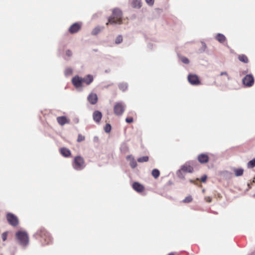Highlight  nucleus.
Listing matches in <instances>:
<instances>
[{
    "mask_svg": "<svg viewBox=\"0 0 255 255\" xmlns=\"http://www.w3.org/2000/svg\"><path fill=\"white\" fill-rule=\"evenodd\" d=\"M122 23V12L118 8H115L113 10L112 15L108 18V21L106 25L121 24Z\"/></svg>",
    "mask_w": 255,
    "mask_h": 255,
    "instance_id": "nucleus-1",
    "label": "nucleus"
},
{
    "mask_svg": "<svg viewBox=\"0 0 255 255\" xmlns=\"http://www.w3.org/2000/svg\"><path fill=\"white\" fill-rule=\"evenodd\" d=\"M15 236L21 245L25 246L28 244V236L25 232L18 231L16 232Z\"/></svg>",
    "mask_w": 255,
    "mask_h": 255,
    "instance_id": "nucleus-2",
    "label": "nucleus"
},
{
    "mask_svg": "<svg viewBox=\"0 0 255 255\" xmlns=\"http://www.w3.org/2000/svg\"><path fill=\"white\" fill-rule=\"evenodd\" d=\"M73 168L77 170H81L84 167V159L80 156H76L73 164Z\"/></svg>",
    "mask_w": 255,
    "mask_h": 255,
    "instance_id": "nucleus-3",
    "label": "nucleus"
},
{
    "mask_svg": "<svg viewBox=\"0 0 255 255\" xmlns=\"http://www.w3.org/2000/svg\"><path fill=\"white\" fill-rule=\"evenodd\" d=\"M125 105L122 102L117 103L114 108V112L115 115L121 116L125 111Z\"/></svg>",
    "mask_w": 255,
    "mask_h": 255,
    "instance_id": "nucleus-4",
    "label": "nucleus"
},
{
    "mask_svg": "<svg viewBox=\"0 0 255 255\" xmlns=\"http://www.w3.org/2000/svg\"><path fill=\"white\" fill-rule=\"evenodd\" d=\"M195 162H196L195 161L187 162L181 166V169L184 172L192 173L194 171L193 166L194 165Z\"/></svg>",
    "mask_w": 255,
    "mask_h": 255,
    "instance_id": "nucleus-5",
    "label": "nucleus"
},
{
    "mask_svg": "<svg viewBox=\"0 0 255 255\" xmlns=\"http://www.w3.org/2000/svg\"><path fill=\"white\" fill-rule=\"evenodd\" d=\"M7 220L10 225L12 226H16L18 224V220L16 216L14 214L9 213L6 215Z\"/></svg>",
    "mask_w": 255,
    "mask_h": 255,
    "instance_id": "nucleus-6",
    "label": "nucleus"
},
{
    "mask_svg": "<svg viewBox=\"0 0 255 255\" xmlns=\"http://www.w3.org/2000/svg\"><path fill=\"white\" fill-rule=\"evenodd\" d=\"M188 81L192 85H198L201 83L198 77L196 74H189Z\"/></svg>",
    "mask_w": 255,
    "mask_h": 255,
    "instance_id": "nucleus-7",
    "label": "nucleus"
},
{
    "mask_svg": "<svg viewBox=\"0 0 255 255\" xmlns=\"http://www.w3.org/2000/svg\"><path fill=\"white\" fill-rule=\"evenodd\" d=\"M72 83L76 89L82 87L83 84L82 78L78 75L74 76L72 79Z\"/></svg>",
    "mask_w": 255,
    "mask_h": 255,
    "instance_id": "nucleus-8",
    "label": "nucleus"
},
{
    "mask_svg": "<svg viewBox=\"0 0 255 255\" xmlns=\"http://www.w3.org/2000/svg\"><path fill=\"white\" fill-rule=\"evenodd\" d=\"M243 83L247 87H251L254 83V78L252 75H247L243 79Z\"/></svg>",
    "mask_w": 255,
    "mask_h": 255,
    "instance_id": "nucleus-9",
    "label": "nucleus"
},
{
    "mask_svg": "<svg viewBox=\"0 0 255 255\" xmlns=\"http://www.w3.org/2000/svg\"><path fill=\"white\" fill-rule=\"evenodd\" d=\"M45 242V244H49L52 242V238L49 233L44 231H41L40 235Z\"/></svg>",
    "mask_w": 255,
    "mask_h": 255,
    "instance_id": "nucleus-10",
    "label": "nucleus"
},
{
    "mask_svg": "<svg viewBox=\"0 0 255 255\" xmlns=\"http://www.w3.org/2000/svg\"><path fill=\"white\" fill-rule=\"evenodd\" d=\"M81 28V25L77 23H74L69 28V32L71 34L77 33Z\"/></svg>",
    "mask_w": 255,
    "mask_h": 255,
    "instance_id": "nucleus-11",
    "label": "nucleus"
},
{
    "mask_svg": "<svg viewBox=\"0 0 255 255\" xmlns=\"http://www.w3.org/2000/svg\"><path fill=\"white\" fill-rule=\"evenodd\" d=\"M87 100L91 104H96L98 101V97L97 94L93 93H90L87 97Z\"/></svg>",
    "mask_w": 255,
    "mask_h": 255,
    "instance_id": "nucleus-12",
    "label": "nucleus"
},
{
    "mask_svg": "<svg viewBox=\"0 0 255 255\" xmlns=\"http://www.w3.org/2000/svg\"><path fill=\"white\" fill-rule=\"evenodd\" d=\"M102 118V114L99 111H95L93 114V120L97 123H100Z\"/></svg>",
    "mask_w": 255,
    "mask_h": 255,
    "instance_id": "nucleus-13",
    "label": "nucleus"
},
{
    "mask_svg": "<svg viewBox=\"0 0 255 255\" xmlns=\"http://www.w3.org/2000/svg\"><path fill=\"white\" fill-rule=\"evenodd\" d=\"M132 188L137 192H141L144 189V186L137 182H134L133 183Z\"/></svg>",
    "mask_w": 255,
    "mask_h": 255,
    "instance_id": "nucleus-14",
    "label": "nucleus"
},
{
    "mask_svg": "<svg viewBox=\"0 0 255 255\" xmlns=\"http://www.w3.org/2000/svg\"><path fill=\"white\" fill-rule=\"evenodd\" d=\"M198 159L201 163H206L209 161V157L206 154L201 153L198 155Z\"/></svg>",
    "mask_w": 255,
    "mask_h": 255,
    "instance_id": "nucleus-15",
    "label": "nucleus"
},
{
    "mask_svg": "<svg viewBox=\"0 0 255 255\" xmlns=\"http://www.w3.org/2000/svg\"><path fill=\"white\" fill-rule=\"evenodd\" d=\"M82 80L83 83H85L87 85H89L93 82L94 80V78L92 75L88 74L85 76L84 78H82Z\"/></svg>",
    "mask_w": 255,
    "mask_h": 255,
    "instance_id": "nucleus-16",
    "label": "nucleus"
},
{
    "mask_svg": "<svg viewBox=\"0 0 255 255\" xmlns=\"http://www.w3.org/2000/svg\"><path fill=\"white\" fill-rule=\"evenodd\" d=\"M57 121L58 124L61 126H63L65 124L69 123V121L67 120V118L65 116L57 117Z\"/></svg>",
    "mask_w": 255,
    "mask_h": 255,
    "instance_id": "nucleus-17",
    "label": "nucleus"
},
{
    "mask_svg": "<svg viewBox=\"0 0 255 255\" xmlns=\"http://www.w3.org/2000/svg\"><path fill=\"white\" fill-rule=\"evenodd\" d=\"M60 153L63 156L66 157H69L71 155L70 150L66 147L61 148Z\"/></svg>",
    "mask_w": 255,
    "mask_h": 255,
    "instance_id": "nucleus-18",
    "label": "nucleus"
},
{
    "mask_svg": "<svg viewBox=\"0 0 255 255\" xmlns=\"http://www.w3.org/2000/svg\"><path fill=\"white\" fill-rule=\"evenodd\" d=\"M104 29V26H97L95 28L93 29L92 31V34L93 35H97L100 32L103 30Z\"/></svg>",
    "mask_w": 255,
    "mask_h": 255,
    "instance_id": "nucleus-19",
    "label": "nucleus"
},
{
    "mask_svg": "<svg viewBox=\"0 0 255 255\" xmlns=\"http://www.w3.org/2000/svg\"><path fill=\"white\" fill-rule=\"evenodd\" d=\"M121 151L123 153H126L128 151V146L126 143H123L120 147Z\"/></svg>",
    "mask_w": 255,
    "mask_h": 255,
    "instance_id": "nucleus-20",
    "label": "nucleus"
},
{
    "mask_svg": "<svg viewBox=\"0 0 255 255\" xmlns=\"http://www.w3.org/2000/svg\"><path fill=\"white\" fill-rule=\"evenodd\" d=\"M131 4L134 8H139L141 6V0H133Z\"/></svg>",
    "mask_w": 255,
    "mask_h": 255,
    "instance_id": "nucleus-21",
    "label": "nucleus"
},
{
    "mask_svg": "<svg viewBox=\"0 0 255 255\" xmlns=\"http://www.w3.org/2000/svg\"><path fill=\"white\" fill-rule=\"evenodd\" d=\"M216 39L220 43H223L226 40V37L221 33H218L216 36Z\"/></svg>",
    "mask_w": 255,
    "mask_h": 255,
    "instance_id": "nucleus-22",
    "label": "nucleus"
},
{
    "mask_svg": "<svg viewBox=\"0 0 255 255\" xmlns=\"http://www.w3.org/2000/svg\"><path fill=\"white\" fill-rule=\"evenodd\" d=\"M238 58L240 61H241L244 63H248L249 62L248 58L247 56H246L245 55H244V54L240 55L239 56Z\"/></svg>",
    "mask_w": 255,
    "mask_h": 255,
    "instance_id": "nucleus-23",
    "label": "nucleus"
},
{
    "mask_svg": "<svg viewBox=\"0 0 255 255\" xmlns=\"http://www.w3.org/2000/svg\"><path fill=\"white\" fill-rule=\"evenodd\" d=\"M128 87V84L126 83H121L119 84V89L123 91H125L127 89Z\"/></svg>",
    "mask_w": 255,
    "mask_h": 255,
    "instance_id": "nucleus-24",
    "label": "nucleus"
},
{
    "mask_svg": "<svg viewBox=\"0 0 255 255\" xmlns=\"http://www.w3.org/2000/svg\"><path fill=\"white\" fill-rule=\"evenodd\" d=\"M149 158L147 156H144L140 157H139L137 158V161L138 162H147L148 161Z\"/></svg>",
    "mask_w": 255,
    "mask_h": 255,
    "instance_id": "nucleus-25",
    "label": "nucleus"
},
{
    "mask_svg": "<svg viewBox=\"0 0 255 255\" xmlns=\"http://www.w3.org/2000/svg\"><path fill=\"white\" fill-rule=\"evenodd\" d=\"M73 73V70L70 67H67L65 69L64 71V74L65 76H68L71 75Z\"/></svg>",
    "mask_w": 255,
    "mask_h": 255,
    "instance_id": "nucleus-26",
    "label": "nucleus"
},
{
    "mask_svg": "<svg viewBox=\"0 0 255 255\" xmlns=\"http://www.w3.org/2000/svg\"><path fill=\"white\" fill-rule=\"evenodd\" d=\"M244 170L242 168L236 169L235 170V173L236 176H240L243 175Z\"/></svg>",
    "mask_w": 255,
    "mask_h": 255,
    "instance_id": "nucleus-27",
    "label": "nucleus"
},
{
    "mask_svg": "<svg viewBox=\"0 0 255 255\" xmlns=\"http://www.w3.org/2000/svg\"><path fill=\"white\" fill-rule=\"evenodd\" d=\"M160 172L157 169H154L152 171V175L155 178H157L159 177Z\"/></svg>",
    "mask_w": 255,
    "mask_h": 255,
    "instance_id": "nucleus-28",
    "label": "nucleus"
},
{
    "mask_svg": "<svg viewBox=\"0 0 255 255\" xmlns=\"http://www.w3.org/2000/svg\"><path fill=\"white\" fill-rule=\"evenodd\" d=\"M129 165L132 168H135L137 166L136 161L134 160V158L130 159Z\"/></svg>",
    "mask_w": 255,
    "mask_h": 255,
    "instance_id": "nucleus-29",
    "label": "nucleus"
},
{
    "mask_svg": "<svg viewBox=\"0 0 255 255\" xmlns=\"http://www.w3.org/2000/svg\"><path fill=\"white\" fill-rule=\"evenodd\" d=\"M254 167H255V158H253L248 163V168H254Z\"/></svg>",
    "mask_w": 255,
    "mask_h": 255,
    "instance_id": "nucleus-30",
    "label": "nucleus"
},
{
    "mask_svg": "<svg viewBox=\"0 0 255 255\" xmlns=\"http://www.w3.org/2000/svg\"><path fill=\"white\" fill-rule=\"evenodd\" d=\"M180 60L184 64H188L189 63V60L184 56H179Z\"/></svg>",
    "mask_w": 255,
    "mask_h": 255,
    "instance_id": "nucleus-31",
    "label": "nucleus"
},
{
    "mask_svg": "<svg viewBox=\"0 0 255 255\" xmlns=\"http://www.w3.org/2000/svg\"><path fill=\"white\" fill-rule=\"evenodd\" d=\"M111 126L110 124H107L104 127V130L106 133H109L111 130Z\"/></svg>",
    "mask_w": 255,
    "mask_h": 255,
    "instance_id": "nucleus-32",
    "label": "nucleus"
},
{
    "mask_svg": "<svg viewBox=\"0 0 255 255\" xmlns=\"http://www.w3.org/2000/svg\"><path fill=\"white\" fill-rule=\"evenodd\" d=\"M123 41V37L121 35H118L115 40V43L117 44H120Z\"/></svg>",
    "mask_w": 255,
    "mask_h": 255,
    "instance_id": "nucleus-33",
    "label": "nucleus"
},
{
    "mask_svg": "<svg viewBox=\"0 0 255 255\" xmlns=\"http://www.w3.org/2000/svg\"><path fill=\"white\" fill-rule=\"evenodd\" d=\"M182 171H183L181 169L178 170L177 171V175L178 177L181 179H185V176L182 173Z\"/></svg>",
    "mask_w": 255,
    "mask_h": 255,
    "instance_id": "nucleus-34",
    "label": "nucleus"
},
{
    "mask_svg": "<svg viewBox=\"0 0 255 255\" xmlns=\"http://www.w3.org/2000/svg\"><path fill=\"white\" fill-rule=\"evenodd\" d=\"M193 199L191 196H187L183 200L184 203H190L192 201Z\"/></svg>",
    "mask_w": 255,
    "mask_h": 255,
    "instance_id": "nucleus-35",
    "label": "nucleus"
},
{
    "mask_svg": "<svg viewBox=\"0 0 255 255\" xmlns=\"http://www.w3.org/2000/svg\"><path fill=\"white\" fill-rule=\"evenodd\" d=\"M85 136L81 134H79L77 139V142H80L85 140Z\"/></svg>",
    "mask_w": 255,
    "mask_h": 255,
    "instance_id": "nucleus-36",
    "label": "nucleus"
},
{
    "mask_svg": "<svg viewBox=\"0 0 255 255\" xmlns=\"http://www.w3.org/2000/svg\"><path fill=\"white\" fill-rule=\"evenodd\" d=\"M7 237V232H5L2 234L1 237L3 241H5L6 240Z\"/></svg>",
    "mask_w": 255,
    "mask_h": 255,
    "instance_id": "nucleus-37",
    "label": "nucleus"
},
{
    "mask_svg": "<svg viewBox=\"0 0 255 255\" xmlns=\"http://www.w3.org/2000/svg\"><path fill=\"white\" fill-rule=\"evenodd\" d=\"M201 44L202 45V47L200 50L201 52H203L205 51V49L207 48V46H206L205 43L204 42H202Z\"/></svg>",
    "mask_w": 255,
    "mask_h": 255,
    "instance_id": "nucleus-38",
    "label": "nucleus"
},
{
    "mask_svg": "<svg viewBox=\"0 0 255 255\" xmlns=\"http://www.w3.org/2000/svg\"><path fill=\"white\" fill-rule=\"evenodd\" d=\"M146 2L149 5H152L154 4V0H145Z\"/></svg>",
    "mask_w": 255,
    "mask_h": 255,
    "instance_id": "nucleus-39",
    "label": "nucleus"
},
{
    "mask_svg": "<svg viewBox=\"0 0 255 255\" xmlns=\"http://www.w3.org/2000/svg\"><path fill=\"white\" fill-rule=\"evenodd\" d=\"M72 55V52L71 50H67L66 51V55L68 57H71Z\"/></svg>",
    "mask_w": 255,
    "mask_h": 255,
    "instance_id": "nucleus-40",
    "label": "nucleus"
},
{
    "mask_svg": "<svg viewBox=\"0 0 255 255\" xmlns=\"http://www.w3.org/2000/svg\"><path fill=\"white\" fill-rule=\"evenodd\" d=\"M126 121L128 123H131L133 122L132 118H127L126 119Z\"/></svg>",
    "mask_w": 255,
    "mask_h": 255,
    "instance_id": "nucleus-41",
    "label": "nucleus"
},
{
    "mask_svg": "<svg viewBox=\"0 0 255 255\" xmlns=\"http://www.w3.org/2000/svg\"><path fill=\"white\" fill-rule=\"evenodd\" d=\"M207 178V176L206 175H203L201 178V180L202 182H205L206 181V179Z\"/></svg>",
    "mask_w": 255,
    "mask_h": 255,
    "instance_id": "nucleus-42",
    "label": "nucleus"
},
{
    "mask_svg": "<svg viewBox=\"0 0 255 255\" xmlns=\"http://www.w3.org/2000/svg\"><path fill=\"white\" fill-rule=\"evenodd\" d=\"M220 75L221 76L226 75V76H228V73L225 71L221 72Z\"/></svg>",
    "mask_w": 255,
    "mask_h": 255,
    "instance_id": "nucleus-43",
    "label": "nucleus"
},
{
    "mask_svg": "<svg viewBox=\"0 0 255 255\" xmlns=\"http://www.w3.org/2000/svg\"><path fill=\"white\" fill-rule=\"evenodd\" d=\"M132 158H133V157L131 155H129L127 156V159L129 160V161H130V159H132Z\"/></svg>",
    "mask_w": 255,
    "mask_h": 255,
    "instance_id": "nucleus-44",
    "label": "nucleus"
},
{
    "mask_svg": "<svg viewBox=\"0 0 255 255\" xmlns=\"http://www.w3.org/2000/svg\"><path fill=\"white\" fill-rule=\"evenodd\" d=\"M248 189H247V191L251 188V186L250 183H248Z\"/></svg>",
    "mask_w": 255,
    "mask_h": 255,
    "instance_id": "nucleus-45",
    "label": "nucleus"
},
{
    "mask_svg": "<svg viewBox=\"0 0 255 255\" xmlns=\"http://www.w3.org/2000/svg\"><path fill=\"white\" fill-rule=\"evenodd\" d=\"M189 182L191 183H194V184H195L194 181L192 179H190L189 180Z\"/></svg>",
    "mask_w": 255,
    "mask_h": 255,
    "instance_id": "nucleus-46",
    "label": "nucleus"
},
{
    "mask_svg": "<svg viewBox=\"0 0 255 255\" xmlns=\"http://www.w3.org/2000/svg\"><path fill=\"white\" fill-rule=\"evenodd\" d=\"M174 255L173 253H170L169 255Z\"/></svg>",
    "mask_w": 255,
    "mask_h": 255,
    "instance_id": "nucleus-47",
    "label": "nucleus"
},
{
    "mask_svg": "<svg viewBox=\"0 0 255 255\" xmlns=\"http://www.w3.org/2000/svg\"><path fill=\"white\" fill-rule=\"evenodd\" d=\"M253 197L255 198V194L253 195Z\"/></svg>",
    "mask_w": 255,
    "mask_h": 255,
    "instance_id": "nucleus-48",
    "label": "nucleus"
},
{
    "mask_svg": "<svg viewBox=\"0 0 255 255\" xmlns=\"http://www.w3.org/2000/svg\"><path fill=\"white\" fill-rule=\"evenodd\" d=\"M252 255H255V253H253Z\"/></svg>",
    "mask_w": 255,
    "mask_h": 255,
    "instance_id": "nucleus-49",
    "label": "nucleus"
},
{
    "mask_svg": "<svg viewBox=\"0 0 255 255\" xmlns=\"http://www.w3.org/2000/svg\"><path fill=\"white\" fill-rule=\"evenodd\" d=\"M228 80H229L230 79L229 76L228 77Z\"/></svg>",
    "mask_w": 255,
    "mask_h": 255,
    "instance_id": "nucleus-50",
    "label": "nucleus"
},
{
    "mask_svg": "<svg viewBox=\"0 0 255 255\" xmlns=\"http://www.w3.org/2000/svg\"><path fill=\"white\" fill-rule=\"evenodd\" d=\"M255 182V180H254L252 182V183H254Z\"/></svg>",
    "mask_w": 255,
    "mask_h": 255,
    "instance_id": "nucleus-51",
    "label": "nucleus"
}]
</instances>
